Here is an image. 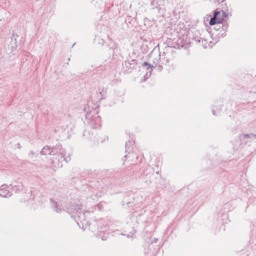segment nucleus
I'll use <instances>...</instances> for the list:
<instances>
[{
    "instance_id": "obj_15",
    "label": "nucleus",
    "mask_w": 256,
    "mask_h": 256,
    "mask_svg": "<svg viewBox=\"0 0 256 256\" xmlns=\"http://www.w3.org/2000/svg\"><path fill=\"white\" fill-rule=\"evenodd\" d=\"M12 38H14L16 36L18 37V36L17 34L16 33L13 32L12 34Z\"/></svg>"
},
{
    "instance_id": "obj_6",
    "label": "nucleus",
    "mask_w": 256,
    "mask_h": 256,
    "mask_svg": "<svg viewBox=\"0 0 256 256\" xmlns=\"http://www.w3.org/2000/svg\"><path fill=\"white\" fill-rule=\"evenodd\" d=\"M9 186L6 184H2L0 186V196L4 198L10 197L12 194L8 190Z\"/></svg>"
},
{
    "instance_id": "obj_17",
    "label": "nucleus",
    "mask_w": 256,
    "mask_h": 256,
    "mask_svg": "<svg viewBox=\"0 0 256 256\" xmlns=\"http://www.w3.org/2000/svg\"><path fill=\"white\" fill-rule=\"evenodd\" d=\"M212 114H213L214 115L215 114V112H214V110H212Z\"/></svg>"
},
{
    "instance_id": "obj_22",
    "label": "nucleus",
    "mask_w": 256,
    "mask_h": 256,
    "mask_svg": "<svg viewBox=\"0 0 256 256\" xmlns=\"http://www.w3.org/2000/svg\"><path fill=\"white\" fill-rule=\"evenodd\" d=\"M77 224H78V221H77Z\"/></svg>"
},
{
    "instance_id": "obj_12",
    "label": "nucleus",
    "mask_w": 256,
    "mask_h": 256,
    "mask_svg": "<svg viewBox=\"0 0 256 256\" xmlns=\"http://www.w3.org/2000/svg\"><path fill=\"white\" fill-rule=\"evenodd\" d=\"M99 210H101L102 208V203H99L97 206Z\"/></svg>"
},
{
    "instance_id": "obj_13",
    "label": "nucleus",
    "mask_w": 256,
    "mask_h": 256,
    "mask_svg": "<svg viewBox=\"0 0 256 256\" xmlns=\"http://www.w3.org/2000/svg\"><path fill=\"white\" fill-rule=\"evenodd\" d=\"M55 208H56V212H61V211H62V210H61V209H60V208L59 211L58 210V208H57V204H56H56H55Z\"/></svg>"
},
{
    "instance_id": "obj_4",
    "label": "nucleus",
    "mask_w": 256,
    "mask_h": 256,
    "mask_svg": "<svg viewBox=\"0 0 256 256\" xmlns=\"http://www.w3.org/2000/svg\"><path fill=\"white\" fill-rule=\"evenodd\" d=\"M86 118H91L90 124L94 128H97L100 126V118L98 116L91 117L90 114H87L86 116Z\"/></svg>"
},
{
    "instance_id": "obj_10",
    "label": "nucleus",
    "mask_w": 256,
    "mask_h": 256,
    "mask_svg": "<svg viewBox=\"0 0 256 256\" xmlns=\"http://www.w3.org/2000/svg\"><path fill=\"white\" fill-rule=\"evenodd\" d=\"M244 138H250L252 139L256 138V134H254L252 133H250V134H246L244 136Z\"/></svg>"
},
{
    "instance_id": "obj_7",
    "label": "nucleus",
    "mask_w": 256,
    "mask_h": 256,
    "mask_svg": "<svg viewBox=\"0 0 256 256\" xmlns=\"http://www.w3.org/2000/svg\"><path fill=\"white\" fill-rule=\"evenodd\" d=\"M142 66H147L148 67L146 68V70H148L146 74L144 76V77H148L149 76H150V74H148V73L149 72H150V73L151 72H152V68H154V66L150 64H149L148 62H144V64H142Z\"/></svg>"
},
{
    "instance_id": "obj_1",
    "label": "nucleus",
    "mask_w": 256,
    "mask_h": 256,
    "mask_svg": "<svg viewBox=\"0 0 256 256\" xmlns=\"http://www.w3.org/2000/svg\"><path fill=\"white\" fill-rule=\"evenodd\" d=\"M82 205H72L68 208V212L72 215V218H76L77 216L80 222L86 220L85 213Z\"/></svg>"
},
{
    "instance_id": "obj_2",
    "label": "nucleus",
    "mask_w": 256,
    "mask_h": 256,
    "mask_svg": "<svg viewBox=\"0 0 256 256\" xmlns=\"http://www.w3.org/2000/svg\"><path fill=\"white\" fill-rule=\"evenodd\" d=\"M90 228L94 232H105L109 230L110 226L108 222H106L105 220L100 218L96 220L92 224Z\"/></svg>"
},
{
    "instance_id": "obj_3",
    "label": "nucleus",
    "mask_w": 256,
    "mask_h": 256,
    "mask_svg": "<svg viewBox=\"0 0 256 256\" xmlns=\"http://www.w3.org/2000/svg\"><path fill=\"white\" fill-rule=\"evenodd\" d=\"M50 155H58L60 158H63L66 162L70 160V154L66 151V150L62 148L61 146H56L52 147L50 150Z\"/></svg>"
},
{
    "instance_id": "obj_11",
    "label": "nucleus",
    "mask_w": 256,
    "mask_h": 256,
    "mask_svg": "<svg viewBox=\"0 0 256 256\" xmlns=\"http://www.w3.org/2000/svg\"><path fill=\"white\" fill-rule=\"evenodd\" d=\"M130 142H126V152L127 150H131L130 149V146H130Z\"/></svg>"
},
{
    "instance_id": "obj_14",
    "label": "nucleus",
    "mask_w": 256,
    "mask_h": 256,
    "mask_svg": "<svg viewBox=\"0 0 256 256\" xmlns=\"http://www.w3.org/2000/svg\"><path fill=\"white\" fill-rule=\"evenodd\" d=\"M212 0L215 3H216V2L220 3V2H222L224 0Z\"/></svg>"
},
{
    "instance_id": "obj_20",
    "label": "nucleus",
    "mask_w": 256,
    "mask_h": 256,
    "mask_svg": "<svg viewBox=\"0 0 256 256\" xmlns=\"http://www.w3.org/2000/svg\"><path fill=\"white\" fill-rule=\"evenodd\" d=\"M156 60H154V63L155 64L156 63Z\"/></svg>"
},
{
    "instance_id": "obj_16",
    "label": "nucleus",
    "mask_w": 256,
    "mask_h": 256,
    "mask_svg": "<svg viewBox=\"0 0 256 256\" xmlns=\"http://www.w3.org/2000/svg\"><path fill=\"white\" fill-rule=\"evenodd\" d=\"M34 154V152H33V151H30V152H29V154H28V155H29L30 156H33Z\"/></svg>"
},
{
    "instance_id": "obj_9",
    "label": "nucleus",
    "mask_w": 256,
    "mask_h": 256,
    "mask_svg": "<svg viewBox=\"0 0 256 256\" xmlns=\"http://www.w3.org/2000/svg\"><path fill=\"white\" fill-rule=\"evenodd\" d=\"M22 184H20L17 186H14L13 188V190L15 191L16 192H21L22 190Z\"/></svg>"
},
{
    "instance_id": "obj_18",
    "label": "nucleus",
    "mask_w": 256,
    "mask_h": 256,
    "mask_svg": "<svg viewBox=\"0 0 256 256\" xmlns=\"http://www.w3.org/2000/svg\"><path fill=\"white\" fill-rule=\"evenodd\" d=\"M150 170L151 171H152V172L154 171V170H152V168H150Z\"/></svg>"
},
{
    "instance_id": "obj_8",
    "label": "nucleus",
    "mask_w": 256,
    "mask_h": 256,
    "mask_svg": "<svg viewBox=\"0 0 256 256\" xmlns=\"http://www.w3.org/2000/svg\"><path fill=\"white\" fill-rule=\"evenodd\" d=\"M50 148L48 146H45L42 150L40 153L43 155L50 154Z\"/></svg>"
},
{
    "instance_id": "obj_19",
    "label": "nucleus",
    "mask_w": 256,
    "mask_h": 256,
    "mask_svg": "<svg viewBox=\"0 0 256 256\" xmlns=\"http://www.w3.org/2000/svg\"><path fill=\"white\" fill-rule=\"evenodd\" d=\"M156 60H154V63L155 64L156 63Z\"/></svg>"
},
{
    "instance_id": "obj_21",
    "label": "nucleus",
    "mask_w": 256,
    "mask_h": 256,
    "mask_svg": "<svg viewBox=\"0 0 256 256\" xmlns=\"http://www.w3.org/2000/svg\"><path fill=\"white\" fill-rule=\"evenodd\" d=\"M102 240H105V239H104V238H102Z\"/></svg>"
},
{
    "instance_id": "obj_5",
    "label": "nucleus",
    "mask_w": 256,
    "mask_h": 256,
    "mask_svg": "<svg viewBox=\"0 0 256 256\" xmlns=\"http://www.w3.org/2000/svg\"><path fill=\"white\" fill-rule=\"evenodd\" d=\"M220 14V12L215 11L214 14V16L210 19V25H214L216 24H222V22L224 20V18H220L218 17V15Z\"/></svg>"
}]
</instances>
